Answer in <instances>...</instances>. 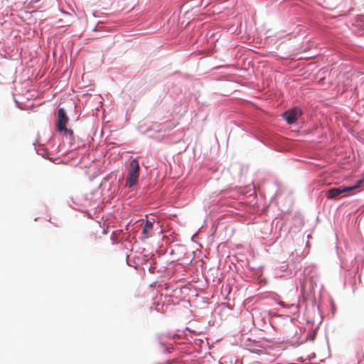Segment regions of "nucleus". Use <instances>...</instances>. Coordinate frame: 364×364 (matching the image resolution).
I'll return each mask as SVG.
<instances>
[{"label": "nucleus", "mask_w": 364, "mask_h": 364, "mask_svg": "<svg viewBox=\"0 0 364 364\" xmlns=\"http://www.w3.org/2000/svg\"><path fill=\"white\" fill-rule=\"evenodd\" d=\"M363 183L362 180L358 181L355 185L350 186H339L336 188H332L328 190L326 192V196L328 199L330 200H337L340 198L342 194L346 193L349 191H353L359 187H360L361 183Z\"/></svg>", "instance_id": "obj_1"}, {"label": "nucleus", "mask_w": 364, "mask_h": 364, "mask_svg": "<svg viewBox=\"0 0 364 364\" xmlns=\"http://www.w3.org/2000/svg\"><path fill=\"white\" fill-rule=\"evenodd\" d=\"M69 118L65 114L64 109L63 108H60L58 111V120L56 123L57 129L63 135L72 137L73 136V131L66 127Z\"/></svg>", "instance_id": "obj_2"}, {"label": "nucleus", "mask_w": 364, "mask_h": 364, "mask_svg": "<svg viewBox=\"0 0 364 364\" xmlns=\"http://www.w3.org/2000/svg\"><path fill=\"white\" fill-rule=\"evenodd\" d=\"M139 176V164L138 161L134 159L132 160L129 164L128 176L126 179V186L131 188L138 182Z\"/></svg>", "instance_id": "obj_3"}, {"label": "nucleus", "mask_w": 364, "mask_h": 364, "mask_svg": "<svg viewBox=\"0 0 364 364\" xmlns=\"http://www.w3.org/2000/svg\"><path fill=\"white\" fill-rule=\"evenodd\" d=\"M301 114V111L299 108H293L283 114L284 119L289 124H291L296 122Z\"/></svg>", "instance_id": "obj_4"}, {"label": "nucleus", "mask_w": 364, "mask_h": 364, "mask_svg": "<svg viewBox=\"0 0 364 364\" xmlns=\"http://www.w3.org/2000/svg\"><path fill=\"white\" fill-rule=\"evenodd\" d=\"M154 223L146 220L141 231L142 238L147 239L153 235Z\"/></svg>", "instance_id": "obj_5"}, {"label": "nucleus", "mask_w": 364, "mask_h": 364, "mask_svg": "<svg viewBox=\"0 0 364 364\" xmlns=\"http://www.w3.org/2000/svg\"><path fill=\"white\" fill-rule=\"evenodd\" d=\"M250 364H265V363H263L262 360H252V362Z\"/></svg>", "instance_id": "obj_6"}, {"label": "nucleus", "mask_w": 364, "mask_h": 364, "mask_svg": "<svg viewBox=\"0 0 364 364\" xmlns=\"http://www.w3.org/2000/svg\"><path fill=\"white\" fill-rule=\"evenodd\" d=\"M278 304L282 306H284V302L283 301H279Z\"/></svg>", "instance_id": "obj_7"}, {"label": "nucleus", "mask_w": 364, "mask_h": 364, "mask_svg": "<svg viewBox=\"0 0 364 364\" xmlns=\"http://www.w3.org/2000/svg\"><path fill=\"white\" fill-rule=\"evenodd\" d=\"M40 154L42 155L43 157H45V153H41Z\"/></svg>", "instance_id": "obj_8"}]
</instances>
